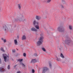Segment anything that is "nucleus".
I'll return each mask as SVG.
<instances>
[{"label": "nucleus", "instance_id": "obj_20", "mask_svg": "<svg viewBox=\"0 0 73 73\" xmlns=\"http://www.w3.org/2000/svg\"><path fill=\"white\" fill-rule=\"evenodd\" d=\"M61 57L63 58H64V56L63 55V54H61Z\"/></svg>", "mask_w": 73, "mask_h": 73}, {"label": "nucleus", "instance_id": "obj_21", "mask_svg": "<svg viewBox=\"0 0 73 73\" xmlns=\"http://www.w3.org/2000/svg\"><path fill=\"white\" fill-rule=\"evenodd\" d=\"M18 61H19V62H21L22 61H23V59H19L18 60Z\"/></svg>", "mask_w": 73, "mask_h": 73}, {"label": "nucleus", "instance_id": "obj_24", "mask_svg": "<svg viewBox=\"0 0 73 73\" xmlns=\"http://www.w3.org/2000/svg\"><path fill=\"white\" fill-rule=\"evenodd\" d=\"M69 29H72V26H69Z\"/></svg>", "mask_w": 73, "mask_h": 73}, {"label": "nucleus", "instance_id": "obj_29", "mask_svg": "<svg viewBox=\"0 0 73 73\" xmlns=\"http://www.w3.org/2000/svg\"><path fill=\"white\" fill-rule=\"evenodd\" d=\"M12 52H13V53H15V50H12Z\"/></svg>", "mask_w": 73, "mask_h": 73}, {"label": "nucleus", "instance_id": "obj_5", "mask_svg": "<svg viewBox=\"0 0 73 73\" xmlns=\"http://www.w3.org/2000/svg\"><path fill=\"white\" fill-rule=\"evenodd\" d=\"M35 18L37 20H39L41 19V17L39 16H36Z\"/></svg>", "mask_w": 73, "mask_h": 73}, {"label": "nucleus", "instance_id": "obj_6", "mask_svg": "<svg viewBox=\"0 0 73 73\" xmlns=\"http://www.w3.org/2000/svg\"><path fill=\"white\" fill-rule=\"evenodd\" d=\"M39 24L38 22H36V21H34L33 22V24L34 25H38Z\"/></svg>", "mask_w": 73, "mask_h": 73}, {"label": "nucleus", "instance_id": "obj_18", "mask_svg": "<svg viewBox=\"0 0 73 73\" xmlns=\"http://www.w3.org/2000/svg\"><path fill=\"white\" fill-rule=\"evenodd\" d=\"M35 27L36 29H39V27L38 25H36L35 26Z\"/></svg>", "mask_w": 73, "mask_h": 73}, {"label": "nucleus", "instance_id": "obj_35", "mask_svg": "<svg viewBox=\"0 0 73 73\" xmlns=\"http://www.w3.org/2000/svg\"><path fill=\"white\" fill-rule=\"evenodd\" d=\"M16 66H17V65H15L14 66V68H15V67H16Z\"/></svg>", "mask_w": 73, "mask_h": 73}, {"label": "nucleus", "instance_id": "obj_31", "mask_svg": "<svg viewBox=\"0 0 73 73\" xmlns=\"http://www.w3.org/2000/svg\"><path fill=\"white\" fill-rule=\"evenodd\" d=\"M32 72L33 73H34L35 72V70L34 69L32 70Z\"/></svg>", "mask_w": 73, "mask_h": 73}, {"label": "nucleus", "instance_id": "obj_37", "mask_svg": "<svg viewBox=\"0 0 73 73\" xmlns=\"http://www.w3.org/2000/svg\"><path fill=\"white\" fill-rule=\"evenodd\" d=\"M59 49H60V50H61V49H62V48H61H61H59Z\"/></svg>", "mask_w": 73, "mask_h": 73}, {"label": "nucleus", "instance_id": "obj_25", "mask_svg": "<svg viewBox=\"0 0 73 73\" xmlns=\"http://www.w3.org/2000/svg\"><path fill=\"white\" fill-rule=\"evenodd\" d=\"M23 56H24V57H26V54H25V53H24L23 54Z\"/></svg>", "mask_w": 73, "mask_h": 73}, {"label": "nucleus", "instance_id": "obj_32", "mask_svg": "<svg viewBox=\"0 0 73 73\" xmlns=\"http://www.w3.org/2000/svg\"><path fill=\"white\" fill-rule=\"evenodd\" d=\"M17 73H21V72L20 71H19L17 72Z\"/></svg>", "mask_w": 73, "mask_h": 73}, {"label": "nucleus", "instance_id": "obj_7", "mask_svg": "<svg viewBox=\"0 0 73 73\" xmlns=\"http://www.w3.org/2000/svg\"><path fill=\"white\" fill-rule=\"evenodd\" d=\"M31 31H33L36 32V31H37V29H36L34 27H33L31 29Z\"/></svg>", "mask_w": 73, "mask_h": 73}, {"label": "nucleus", "instance_id": "obj_27", "mask_svg": "<svg viewBox=\"0 0 73 73\" xmlns=\"http://www.w3.org/2000/svg\"><path fill=\"white\" fill-rule=\"evenodd\" d=\"M7 68L8 69H10V67L9 66V65H8V67H7Z\"/></svg>", "mask_w": 73, "mask_h": 73}, {"label": "nucleus", "instance_id": "obj_30", "mask_svg": "<svg viewBox=\"0 0 73 73\" xmlns=\"http://www.w3.org/2000/svg\"><path fill=\"white\" fill-rule=\"evenodd\" d=\"M49 65L50 67H50H51V66L52 65H51V64L50 63H49Z\"/></svg>", "mask_w": 73, "mask_h": 73}, {"label": "nucleus", "instance_id": "obj_2", "mask_svg": "<svg viewBox=\"0 0 73 73\" xmlns=\"http://www.w3.org/2000/svg\"><path fill=\"white\" fill-rule=\"evenodd\" d=\"M47 70H48V68L46 67H44L42 71V73H44L45 72H46V71Z\"/></svg>", "mask_w": 73, "mask_h": 73}, {"label": "nucleus", "instance_id": "obj_19", "mask_svg": "<svg viewBox=\"0 0 73 73\" xmlns=\"http://www.w3.org/2000/svg\"><path fill=\"white\" fill-rule=\"evenodd\" d=\"M42 49L43 51H44V52H46V50H45V49L44 48H42Z\"/></svg>", "mask_w": 73, "mask_h": 73}, {"label": "nucleus", "instance_id": "obj_23", "mask_svg": "<svg viewBox=\"0 0 73 73\" xmlns=\"http://www.w3.org/2000/svg\"><path fill=\"white\" fill-rule=\"evenodd\" d=\"M57 59L56 60L57 61H60V59L58 58L57 57H56Z\"/></svg>", "mask_w": 73, "mask_h": 73}, {"label": "nucleus", "instance_id": "obj_38", "mask_svg": "<svg viewBox=\"0 0 73 73\" xmlns=\"http://www.w3.org/2000/svg\"><path fill=\"white\" fill-rule=\"evenodd\" d=\"M7 57H8V58L9 57L8 56Z\"/></svg>", "mask_w": 73, "mask_h": 73}, {"label": "nucleus", "instance_id": "obj_33", "mask_svg": "<svg viewBox=\"0 0 73 73\" xmlns=\"http://www.w3.org/2000/svg\"><path fill=\"white\" fill-rule=\"evenodd\" d=\"M1 62V59H0V64Z\"/></svg>", "mask_w": 73, "mask_h": 73}, {"label": "nucleus", "instance_id": "obj_13", "mask_svg": "<svg viewBox=\"0 0 73 73\" xmlns=\"http://www.w3.org/2000/svg\"><path fill=\"white\" fill-rule=\"evenodd\" d=\"M20 64L21 65H22V66H23V67L24 68H25V65H24V64L23 63H21Z\"/></svg>", "mask_w": 73, "mask_h": 73}, {"label": "nucleus", "instance_id": "obj_22", "mask_svg": "<svg viewBox=\"0 0 73 73\" xmlns=\"http://www.w3.org/2000/svg\"><path fill=\"white\" fill-rule=\"evenodd\" d=\"M1 51H2V52H5V51H4V49H3V48H1Z\"/></svg>", "mask_w": 73, "mask_h": 73}, {"label": "nucleus", "instance_id": "obj_15", "mask_svg": "<svg viewBox=\"0 0 73 73\" xmlns=\"http://www.w3.org/2000/svg\"><path fill=\"white\" fill-rule=\"evenodd\" d=\"M18 8L19 9H21V4H18Z\"/></svg>", "mask_w": 73, "mask_h": 73}, {"label": "nucleus", "instance_id": "obj_34", "mask_svg": "<svg viewBox=\"0 0 73 73\" xmlns=\"http://www.w3.org/2000/svg\"><path fill=\"white\" fill-rule=\"evenodd\" d=\"M17 38H19V36H17Z\"/></svg>", "mask_w": 73, "mask_h": 73}, {"label": "nucleus", "instance_id": "obj_12", "mask_svg": "<svg viewBox=\"0 0 73 73\" xmlns=\"http://www.w3.org/2000/svg\"><path fill=\"white\" fill-rule=\"evenodd\" d=\"M58 29L60 32H62L63 31H62V29H61L60 27L58 28Z\"/></svg>", "mask_w": 73, "mask_h": 73}, {"label": "nucleus", "instance_id": "obj_36", "mask_svg": "<svg viewBox=\"0 0 73 73\" xmlns=\"http://www.w3.org/2000/svg\"><path fill=\"white\" fill-rule=\"evenodd\" d=\"M1 11V7H0V11Z\"/></svg>", "mask_w": 73, "mask_h": 73}, {"label": "nucleus", "instance_id": "obj_17", "mask_svg": "<svg viewBox=\"0 0 73 73\" xmlns=\"http://www.w3.org/2000/svg\"><path fill=\"white\" fill-rule=\"evenodd\" d=\"M51 1H52V0H47L46 1V3H49L51 2Z\"/></svg>", "mask_w": 73, "mask_h": 73}, {"label": "nucleus", "instance_id": "obj_3", "mask_svg": "<svg viewBox=\"0 0 73 73\" xmlns=\"http://www.w3.org/2000/svg\"><path fill=\"white\" fill-rule=\"evenodd\" d=\"M3 29H4L5 31H8V29L6 25H5L4 26H3Z\"/></svg>", "mask_w": 73, "mask_h": 73}, {"label": "nucleus", "instance_id": "obj_8", "mask_svg": "<svg viewBox=\"0 0 73 73\" xmlns=\"http://www.w3.org/2000/svg\"><path fill=\"white\" fill-rule=\"evenodd\" d=\"M36 62H37V60L35 59L32 60L31 61V62H33V63H35Z\"/></svg>", "mask_w": 73, "mask_h": 73}, {"label": "nucleus", "instance_id": "obj_16", "mask_svg": "<svg viewBox=\"0 0 73 73\" xmlns=\"http://www.w3.org/2000/svg\"><path fill=\"white\" fill-rule=\"evenodd\" d=\"M22 39L23 40H25V39H26V37H25V36L23 35V36Z\"/></svg>", "mask_w": 73, "mask_h": 73}, {"label": "nucleus", "instance_id": "obj_4", "mask_svg": "<svg viewBox=\"0 0 73 73\" xmlns=\"http://www.w3.org/2000/svg\"><path fill=\"white\" fill-rule=\"evenodd\" d=\"M7 56V54H3V58L4 60V61L5 62H7V61L6 60H7V57L5 56Z\"/></svg>", "mask_w": 73, "mask_h": 73}, {"label": "nucleus", "instance_id": "obj_14", "mask_svg": "<svg viewBox=\"0 0 73 73\" xmlns=\"http://www.w3.org/2000/svg\"><path fill=\"white\" fill-rule=\"evenodd\" d=\"M1 40L3 41L4 42H7V40L6 39H4V38H1Z\"/></svg>", "mask_w": 73, "mask_h": 73}, {"label": "nucleus", "instance_id": "obj_1", "mask_svg": "<svg viewBox=\"0 0 73 73\" xmlns=\"http://www.w3.org/2000/svg\"><path fill=\"white\" fill-rule=\"evenodd\" d=\"M40 36H41L39 39V41L37 42V46H40V45H41L42 44V40L44 39V37H43V36H44L43 34H41L40 35Z\"/></svg>", "mask_w": 73, "mask_h": 73}, {"label": "nucleus", "instance_id": "obj_10", "mask_svg": "<svg viewBox=\"0 0 73 73\" xmlns=\"http://www.w3.org/2000/svg\"><path fill=\"white\" fill-rule=\"evenodd\" d=\"M67 44H68L69 43L71 44V43L72 42V41L70 40H67Z\"/></svg>", "mask_w": 73, "mask_h": 73}, {"label": "nucleus", "instance_id": "obj_26", "mask_svg": "<svg viewBox=\"0 0 73 73\" xmlns=\"http://www.w3.org/2000/svg\"><path fill=\"white\" fill-rule=\"evenodd\" d=\"M61 7L62 8H64V6L63 5H61Z\"/></svg>", "mask_w": 73, "mask_h": 73}, {"label": "nucleus", "instance_id": "obj_9", "mask_svg": "<svg viewBox=\"0 0 73 73\" xmlns=\"http://www.w3.org/2000/svg\"><path fill=\"white\" fill-rule=\"evenodd\" d=\"M4 71V69L2 68H0V72H3Z\"/></svg>", "mask_w": 73, "mask_h": 73}, {"label": "nucleus", "instance_id": "obj_28", "mask_svg": "<svg viewBox=\"0 0 73 73\" xmlns=\"http://www.w3.org/2000/svg\"><path fill=\"white\" fill-rule=\"evenodd\" d=\"M34 56H35L36 57V56H37V54H34Z\"/></svg>", "mask_w": 73, "mask_h": 73}, {"label": "nucleus", "instance_id": "obj_11", "mask_svg": "<svg viewBox=\"0 0 73 73\" xmlns=\"http://www.w3.org/2000/svg\"><path fill=\"white\" fill-rule=\"evenodd\" d=\"M14 43L15 45H17V40L15 39V40H14Z\"/></svg>", "mask_w": 73, "mask_h": 73}]
</instances>
